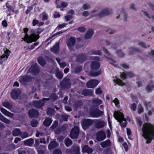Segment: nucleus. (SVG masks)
<instances>
[{
    "mask_svg": "<svg viewBox=\"0 0 154 154\" xmlns=\"http://www.w3.org/2000/svg\"><path fill=\"white\" fill-rule=\"evenodd\" d=\"M4 53L3 55L0 57L1 58V59H2L5 57H6L7 58H8L10 53L9 51L7 49H6L5 50H4Z\"/></svg>",
    "mask_w": 154,
    "mask_h": 154,
    "instance_id": "7c9ffc66",
    "label": "nucleus"
},
{
    "mask_svg": "<svg viewBox=\"0 0 154 154\" xmlns=\"http://www.w3.org/2000/svg\"><path fill=\"white\" fill-rule=\"evenodd\" d=\"M82 105V103L80 102H77L75 104V106L76 109H77L80 107Z\"/></svg>",
    "mask_w": 154,
    "mask_h": 154,
    "instance_id": "4d7b16f0",
    "label": "nucleus"
},
{
    "mask_svg": "<svg viewBox=\"0 0 154 154\" xmlns=\"http://www.w3.org/2000/svg\"><path fill=\"white\" fill-rule=\"evenodd\" d=\"M143 136L147 140L146 143H149L154 136V128L152 125L149 123H145L143 125L142 128Z\"/></svg>",
    "mask_w": 154,
    "mask_h": 154,
    "instance_id": "f257e3e1",
    "label": "nucleus"
},
{
    "mask_svg": "<svg viewBox=\"0 0 154 154\" xmlns=\"http://www.w3.org/2000/svg\"><path fill=\"white\" fill-rule=\"evenodd\" d=\"M20 135L21 137L23 139L26 138L29 136L28 133L26 131H25L22 133L21 132V134Z\"/></svg>",
    "mask_w": 154,
    "mask_h": 154,
    "instance_id": "c03bdc74",
    "label": "nucleus"
},
{
    "mask_svg": "<svg viewBox=\"0 0 154 154\" xmlns=\"http://www.w3.org/2000/svg\"><path fill=\"white\" fill-rule=\"evenodd\" d=\"M79 147L77 146H76V149L75 150V152L76 154H79Z\"/></svg>",
    "mask_w": 154,
    "mask_h": 154,
    "instance_id": "0e129e2a",
    "label": "nucleus"
},
{
    "mask_svg": "<svg viewBox=\"0 0 154 154\" xmlns=\"http://www.w3.org/2000/svg\"><path fill=\"white\" fill-rule=\"evenodd\" d=\"M99 82V81L97 80H90L87 82L86 86L88 88H93L95 87L98 84Z\"/></svg>",
    "mask_w": 154,
    "mask_h": 154,
    "instance_id": "f8f14e48",
    "label": "nucleus"
},
{
    "mask_svg": "<svg viewBox=\"0 0 154 154\" xmlns=\"http://www.w3.org/2000/svg\"><path fill=\"white\" fill-rule=\"evenodd\" d=\"M86 58V57L85 54H81L78 57L77 60L78 62L82 63L85 60Z\"/></svg>",
    "mask_w": 154,
    "mask_h": 154,
    "instance_id": "a878e982",
    "label": "nucleus"
},
{
    "mask_svg": "<svg viewBox=\"0 0 154 154\" xmlns=\"http://www.w3.org/2000/svg\"><path fill=\"white\" fill-rule=\"evenodd\" d=\"M106 137V134L105 132L103 130H101L97 133L96 139L97 141H101L103 140Z\"/></svg>",
    "mask_w": 154,
    "mask_h": 154,
    "instance_id": "9b49d317",
    "label": "nucleus"
},
{
    "mask_svg": "<svg viewBox=\"0 0 154 154\" xmlns=\"http://www.w3.org/2000/svg\"><path fill=\"white\" fill-rule=\"evenodd\" d=\"M0 110L3 114L6 116L12 118L14 116L13 113L8 111L3 108H0Z\"/></svg>",
    "mask_w": 154,
    "mask_h": 154,
    "instance_id": "6ab92c4d",
    "label": "nucleus"
},
{
    "mask_svg": "<svg viewBox=\"0 0 154 154\" xmlns=\"http://www.w3.org/2000/svg\"><path fill=\"white\" fill-rule=\"evenodd\" d=\"M136 121L140 126H141L142 124V122L140 119L139 118H136Z\"/></svg>",
    "mask_w": 154,
    "mask_h": 154,
    "instance_id": "bf43d9fd",
    "label": "nucleus"
},
{
    "mask_svg": "<svg viewBox=\"0 0 154 154\" xmlns=\"http://www.w3.org/2000/svg\"><path fill=\"white\" fill-rule=\"evenodd\" d=\"M82 94L85 96H92L93 95V92L91 90H83L82 92Z\"/></svg>",
    "mask_w": 154,
    "mask_h": 154,
    "instance_id": "393cba45",
    "label": "nucleus"
},
{
    "mask_svg": "<svg viewBox=\"0 0 154 154\" xmlns=\"http://www.w3.org/2000/svg\"><path fill=\"white\" fill-rule=\"evenodd\" d=\"M116 53L117 54L118 56L120 57H123L125 55L124 53L120 50H118Z\"/></svg>",
    "mask_w": 154,
    "mask_h": 154,
    "instance_id": "8fccbe9b",
    "label": "nucleus"
},
{
    "mask_svg": "<svg viewBox=\"0 0 154 154\" xmlns=\"http://www.w3.org/2000/svg\"><path fill=\"white\" fill-rule=\"evenodd\" d=\"M102 100L98 98H94L92 100V104L94 106H98L101 104Z\"/></svg>",
    "mask_w": 154,
    "mask_h": 154,
    "instance_id": "bb28decb",
    "label": "nucleus"
},
{
    "mask_svg": "<svg viewBox=\"0 0 154 154\" xmlns=\"http://www.w3.org/2000/svg\"><path fill=\"white\" fill-rule=\"evenodd\" d=\"M82 70V68L81 66H78L75 68V73H79L81 72Z\"/></svg>",
    "mask_w": 154,
    "mask_h": 154,
    "instance_id": "603ef678",
    "label": "nucleus"
},
{
    "mask_svg": "<svg viewBox=\"0 0 154 154\" xmlns=\"http://www.w3.org/2000/svg\"><path fill=\"white\" fill-rule=\"evenodd\" d=\"M28 72H31L32 74L35 75L39 72V70L38 66L36 65H34L31 66Z\"/></svg>",
    "mask_w": 154,
    "mask_h": 154,
    "instance_id": "dca6fc26",
    "label": "nucleus"
},
{
    "mask_svg": "<svg viewBox=\"0 0 154 154\" xmlns=\"http://www.w3.org/2000/svg\"><path fill=\"white\" fill-rule=\"evenodd\" d=\"M113 116L117 120L118 122H119V124L122 128H125L126 127L127 124L126 119L124 118V116L122 113L120 112H115Z\"/></svg>",
    "mask_w": 154,
    "mask_h": 154,
    "instance_id": "7ed1b4c3",
    "label": "nucleus"
},
{
    "mask_svg": "<svg viewBox=\"0 0 154 154\" xmlns=\"http://www.w3.org/2000/svg\"><path fill=\"white\" fill-rule=\"evenodd\" d=\"M120 75L121 78L124 79L126 78V76L129 78H131L134 76V74L132 72H128L126 74L125 73H121Z\"/></svg>",
    "mask_w": 154,
    "mask_h": 154,
    "instance_id": "b1692460",
    "label": "nucleus"
},
{
    "mask_svg": "<svg viewBox=\"0 0 154 154\" xmlns=\"http://www.w3.org/2000/svg\"><path fill=\"white\" fill-rule=\"evenodd\" d=\"M53 154H62V151L60 149H55L53 152Z\"/></svg>",
    "mask_w": 154,
    "mask_h": 154,
    "instance_id": "49530a36",
    "label": "nucleus"
},
{
    "mask_svg": "<svg viewBox=\"0 0 154 154\" xmlns=\"http://www.w3.org/2000/svg\"><path fill=\"white\" fill-rule=\"evenodd\" d=\"M105 42L106 43V46H108L109 45H111L112 47H113V45L112 44V43L109 41L106 40Z\"/></svg>",
    "mask_w": 154,
    "mask_h": 154,
    "instance_id": "69168bd1",
    "label": "nucleus"
},
{
    "mask_svg": "<svg viewBox=\"0 0 154 154\" xmlns=\"http://www.w3.org/2000/svg\"><path fill=\"white\" fill-rule=\"evenodd\" d=\"M112 102L115 104V105L116 106H117V105L119 103V101L117 98H116L114 100H113Z\"/></svg>",
    "mask_w": 154,
    "mask_h": 154,
    "instance_id": "680f3d73",
    "label": "nucleus"
},
{
    "mask_svg": "<svg viewBox=\"0 0 154 154\" xmlns=\"http://www.w3.org/2000/svg\"><path fill=\"white\" fill-rule=\"evenodd\" d=\"M116 82L119 85L121 86H122L125 85V83H123L122 81L120 79H117Z\"/></svg>",
    "mask_w": 154,
    "mask_h": 154,
    "instance_id": "864d4df0",
    "label": "nucleus"
},
{
    "mask_svg": "<svg viewBox=\"0 0 154 154\" xmlns=\"http://www.w3.org/2000/svg\"><path fill=\"white\" fill-rule=\"evenodd\" d=\"M153 82L152 81H150L149 83L146 87L145 90L147 92L150 93L154 88V85L153 84Z\"/></svg>",
    "mask_w": 154,
    "mask_h": 154,
    "instance_id": "2eb2a0df",
    "label": "nucleus"
},
{
    "mask_svg": "<svg viewBox=\"0 0 154 154\" xmlns=\"http://www.w3.org/2000/svg\"><path fill=\"white\" fill-rule=\"evenodd\" d=\"M20 94V91L19 89H13L11 91V96L14 99H16L18 98Z\"/></svg>",
    "mask_w": 154,
    "mask_h": 154,
    "instance_id": "4468645a",
    "label": "nucleus"
},
{
    "mask_svg": "<svg viewBox=\"0 0 154 154\" xmlns=\"http://www.w3.org/2000/svg\"><path fill=\"white\" fill-rule=\"evenodd\" d=\"M56 75L57 77L59 79H61L63 76V73L59 71L58 69H57L56 72Z\"/></svg>",
    "mask_w": 154,
    "mask_h": 154,
    "instance_id": "58836bf2",
    "label": "nucleus"
},
{
    "mask_svg": "<svg viewBox=\"0 0 154 154\" xmlns=\"http://www.w3.org/2000/svg\"><path fill=\"white\" fill-rule=\"evenodd\" d=\"M3 105L7 109H10L12 108V105L8 102L5 101L2 103Z\"/></svg>",
    "mask_w": 154,
    "mask_h": 154,
    "instance_id": "c9c22d12",
    "label": "nucleus"
},
{
    "mask_svg": "<svg viewBox=\"0 0 154 154\" xmlns=\"http://www.w3.org/2000/svg\"><path fill=\"white\" fill-rule=\"evenodd\" d=\"M58 146V144L55 141H53L50 143L48 146V148L52 149Z\"/></svg>",
    "mask_w": 154,
    "mask_h": 154,
    "instance_id": "2f4dec72",
    "label": "nucleus"
},
{
    "mask_svg": "<svg viewBox=\"0 0 154 154\" xmlns=\"http://www.w3.org/2000/svg\"><path fill=\"white\" fill-rule=\"evenodd\" d=\"M103 112L99 109L94 111H91L90 112L91 116L94 117H98L103 115Z\"/></svg>",
    "mask_w": 154,
    "mask_h": 154,
    "instance_id": "ddd939ff",
    "label": "nucleus"
},
{
    "mask_svg": "<svg viewBox=\"0 0 154 154\" xmlns=\"http://www.w3.org/2000/svg\"><path fill=\"white\" fill-rule=\"evenodd\" d=\"M34 142V140L32 138H30L26 140L23 142L24 145L26 146H32Z\"/></svg>",
    "mask_w": 154,
    "mask_h": 154,
    "instance_id": "412c9836",
    "label": "nucleus"
},
{
    "mask_svg": "<svg viewBox=\"0 0 154 154\" xmlns=\"http://www.w3.org/2000/svg\"><path fill=\"white\" fill-rule=\"evenodd\" d=\"M138 44L141 47L144 48H146L147 47H149L150 46L148 44H146V43L142 42H139Z\"/></svg>",
    "mask_w": 154,
    "mask_h": 154,
    "instance_id": "37998d69",
    "label": "nucleus"
},
{
    "mask_svg": "<svg viewBox=\"0 0 154 154\" xmlns=\"http://www.w3.org/2000/svg\"><path fill=\"white\" fill-rule=\"evenodd\" d=\"M95 126L97 128H100L104 127L106 124V122L104 121L99 119L94 120Z\"/></svg>",
    "mask_w": 154,
    "mask_h": 154,
    "instance_id": "1a4fd4ad",
    "label": "nucleus"
},
{
    "mask_svg": "<svg viewBox=\"0 0 154 154\" xmlns=\"http://www.w3.org/2000/svg\"><path fill=\"white\" fill-rule=\"evenodd\" d=\"M100 8V7H98L95 9H94L91 11V14H93L94 13L98 11Z\"/></svg>",
    "mask_w": 154,
    "mask_h": 154,
    "instance_id": "338daca9",
    "label": "nucleus"
},
{
    "mask_svg": "<svg viewBox=\"0 0 154 154\" xmlns=\"http://www.w3.org/2000/svg\"><path fill=\"white\" fill-rule=\"evenodd\" d=\"M89 54H94L100 55H101V52L99 50H92L89 52Z\"/></svg>",
    "mask_w": 154,
    "mask_h": 154,
    "instance_id": "e433bc0d",
    "label": "nucleus"
},
{
    "mask_svg": "<svg viewBox=\"0 0 154 154\" xmlns=\"http://www.w3.org/2000/svg\"><path fill=\"white\" fill-rule=\"evenodd\" d=\"M82 150L83 152L87 153L88 154L92 153L93 149L88 145H85L82 147Z\"/></svg>",
    "mask_w": 154,
    "mask_h": 154,
    "instance_id": "f3484780",
    "label": "nucleus"
},
{
    "mask_svg": "<svg viewBox=\"0 0 154 154\" xmlns=\"http://www.w3.org/2000/svg\"><path fill=\"white\" fill-rule=\"evenodd\" d=\"M93 34V31L91 29L88 30L86 32L85 35L86 39H89L91 37Z\"/></svg>",
    "mask_w": 154,
    "mask_h": 154,
    "instance_id": "c85d7f7f",
    "label": "nucleus"
},
{
    "mask_svg": "<svg viewBox=\"0 0 154 154\" xmlns=\"http://www.w3.org/2000/svg\"><path fill=\"white\" fill-rule=\"evenodd\" d=\"M112 13V11L110 8H105L96 14V16L99 18H101L108 16Z\"/></svg>",
    "mask_w": 154,
    "mask_h": 154,
    "instance_id": "39448f33",
    "label": "nucleus"
},
{
    "mask_svg": "<svg viewBox=\"0 0 154 154\" xmlns=\"http://www.w3.org/2000/svg\"><path fill=\"white\" fill-rule=\"evenodd\" d=\"M52 122V120L51 118H48L46 119L44 121L43 123L44 125L47 126H48L50 125Z\"/></svg>",
    "mask_w": 154,
    "mask_h": 154,
    "instance_id": "473e14b6",
    "label": "nucleus"
},
{
    "mask_svg": "<svg viewBox=\"0 0 154 154\" xmlns=\"http://www.w3.org/2000/svg\"><path fill=\"white\" fill-rule=\"evenodd\" d=\"M28 31V28H24L23 31L25 33H26L24 37V40L27 43H32V41L35 42L39 38L38 35H37L35 34H32L29 36L26 33Z\"/></svg>",
    "mask_w": 154,
    "mask_h": 154,
    "instance_id": "20e7f679",
    "label": "nucleus"
},
{
    "mask_svg": "<svg viewBox=\"0 0 154 154\" xmlns=\"http://www.w3.org/2000/svg\"><path fill=\"white\" fill-rule=\"evenodd\" d=\"M103 50L105 54H106V56L105 57L107 58V61L109 63L112 64L114 67H116L117 65L116 64V62L114 60L113 56L110 54L107 49L105 48H103Z\"/></svg>",
    "mask_w": 154,
    "mask_h": 154,
    "instance_id": "423d86ee",
    "label": "nucleus"
},
{
    "mask_svg": "<svg viewBox=\"0 0 154 154\" xmlns=\"http://www.w3.org/2000/svg\"><path fill=\"white\" fill-rule=\"evenodd\" d=\"M64 143L67 147H68L72 143V140L69 138H66L64 141Z\"/></svg>",
    "mask_w": 154,
    "mask_h": 154,
    "instance_id": "4c0bfd02",
    "label": "nucleus"
},
{
    "mask_svg": "<svg viewBox=\"0 0 154 154\" xmlns=\"http://www.w3.org/2000/svg\"><path fill=\"white\" fill-rule=\"evenodd\" d=\"M50 99L49 98H44L42 100L34 101L33 102V105L37 108H39L44 105L45 101L49 100Z\"/></svg>",
    "mask_w": 154,
    "mask_h": 154,
    "instance_id": "6e6552de",
    "label": "nucleus"
},
{
    "mask_svg": "<svg viewBox=\"0 0 154 154\" xmlns=\"http://www.w3.org/2000/svg\"><path fill=\"white\" fill-rule=\"evenodd\" d=\"M100 144L102 147L105 148L110 146L111 145V143L110 140H107L105 141L100 143Z\"/></svg>",
    "mask_w": 154,
    "mask_h": 154,
    "instance_id": "5701e85b",
    "label": "nucleus"
},
{
    "mask_svg": "<svg viewBox=\"0 0 154 154\" xmlns=\"http://www.w3.org/2000/svg\"><path fill=\"white\" fill-rule=\"evenodd\" d=\"M144 103L146 109L147 110H149V108L151 109L152 107L150 102L145 101Z\"/></svg>",
    "mask_w": 154,
    "mask_h": 154,
    "instance_id": "a19ab883",
    "label": "nucleus"
},
{
    "mask_svg": "<svg viewBox=\"0 0 154 154\" xmlns=\"http://www.w3.org/2000/svg\"><path fill=\"white\" fill-rule=\"evenodd\" d=\"M38 61L39 64L41 66H44L45 64V61L42 57H38Z\"/></svg>",
    "mask_w": 154,
    "mask_h": 154,
    "instance_id": "ea45409f",
    "label": "nucleus"
},
{
    "mask_svg": "<svg viewBox=\"0 0 154 154\" xmlns=\"http://www.w3.org/2000/svg\"><path fill=\"white\" fill-rule=\"evenodd\" d=\"M54 113V110L51 108L48 109L47 114L49 115H51Z\"/></svg>",
    "mask_w": 154,
    "mask_h": 154,
    "instance_id": "a18cd8bd",
    "label": "nucleus"
},
{
    "mask_svg": "<svg viewBox=\"0 0 154 154\" xmlns=\"http://www.w3.org/2000/svg\"><path fill=\"white\" fill-rule=\"evenodd\" d=\"M50 99L53 100H56L57 98V97L54 94H51L50 97Z\"/></svg>",
    "mask_w": 154,
    "mask_h": 154,
    "instance_id": "13d9d810",
    "label": "nucleus"
},
{
    "mask_svg": "<svg viewBox=\"0 0 154 154\" xmlns=\"http://www.w3.org/2000/svg\"><path fill=\"white\" fill-rule=\"evenodd\" d=\"M91 4L89 3H86L84 4L82 7V8L84 10H86L90 8H91Z\"/></svg>",
    "mask_w": 154,
    "mask_h": 154,
    "instance_id": "79ce46f5",
    "label": "nucleus"
},
{
    "mask_svg": "<svg viewBox=\"0 0 154 154\" xmlns=\"http://www.w3.org/2000/svg\"><path fill=\"white\" fill-rule=\"evenodd\" d=\"M21 134V132L19 129H15L13 131L12 134L14 136H17L20 135Z\"/></svg>",
    "mask_w": 154,
    "mask_h": 154,
    "instance_id": "72a5a7b5",
    "label": "nucleus"
},
{
    "mask_svg": "<svg viewBox=\"0 0 154 154\" xmlns=\"http://www.w3.org/2000/svg\"><path fill=\"white\" fill-rule=\"evenodd\" d=\"M42 149H45L46 147L45 146L42 145H40L38 147V152L39 154H44V150Z\"/></svg>",
    "mask_w": 154,
    "mask_h": 154,
    "instance_id": "f704fd0d",
    "label": "nucleus"
},
{
    "mask_svg": "<svg viewBox=\"0 0 154 154\" xmlns=\"http://www.w3.org/2000/svg\"><path fill=\"white\" fill-rule=\"evenodd\" d=\"M130 107L131 109L133 111H134L136 109V105L135 103H133L131 104L130 106Z\"/></svg>",
    "mask_w": 154,
    "mask_h": 154,
    "instance_id": "6e6d98bb",
    "label": "nucleus"
},
{
    "mask_svg": "<svg viewBox=\"0 0 154 154\" xmlns=\"http://www.w3.org/2000/svg\"><path fill=\"white\" fill-rule=\"evenodd\" d=\"M77 30L81 32H84L86 31V29L83 26L80 27L78 28Z\"/></svg>",
    "mask_w": 154,
    "mask_h": 154,
    "instance_id": "5fc2aeb1",
    "label": "nucleus"
},
{
    "mask_svg": "<svg viewBox=\"0 0 154 154\" xmlns=\"http://www.w3.org/2000/svg\"><path fill=\"white\" fill-rule=\"evenodd\" d=\"M18 154H26V152L25 150H23L20 149H19L18 150Z\"/></svg>",
    "mask_w": 154,
    "mask_h": 154,
    "instance_id": "774afa93",
    "label": "nucleus"
},
{
    "mask_svg": "<svg viewBox=\"0 0 154 154\" xmlns=\"http://www.w3.org/2000/svg\"><path fill=\"white\" fill-rule=\"evenodd\" d=\"M6 124H9L10 123V121L5 118L4 116L3 117L2 120H1Z\"/></svg>",
    "mask_w": 154,
    "mask_h": 154,
    "instance_id": "3c124183",
    "label": "nucleus"
},
{
    "mask_svg": "<svg viewBox=\"0 0 154 154\" xmlns=\"http://www.w3.org/2000/svg\"><path fill=\"white\" fill-rule=\"evenodd\" d=\"M6 5L7 8H8V10L10 12L11 11L13 12H14V10L13 8L11 7V6L9 5L8 2L6 3Z\"/></svg>",
    "mask_w": 154,
    "mask_h": 154,
    "instance_id": "09e8293b",
    "label": "nucleus"
},
{
    "mask_svg": "<svg viewBox=\"0 0 154 154\" xmlns=\"http://www.w3.org/2000/svg\"><path fill=\"white\" fill-rule=\"evenodd\" d=\"M140 49L136 47H131L128 49V52L129 54H133L134 52H139Z\"/></svg>",
    "mask_w": 154,
    "mask_h": 154,
    "instance_id": "4be33fe9",
    "label": "nucleus"
},
{
    "mask_svg": "<svg viewBox=\"0 0 154 154\" xmlns=\"http://www.w3.org/2000/svg\"><path fill=\"white\" fill-rule=\"evenodd\" d=\"M90 66L91 69V70L90 72V74L91 76H97L101 74L100 70H98L95 72L94 71L99 69L100 67V64L97 61H92L91 63Z\"/></svg>",
    "mask_w": 154,
    "mask_h": 154,
    "instance_id": "f03ea898",
    "label": "nucleus"
},
{
    "mask_svg": "<svg viewBox=\"0 0 154 154\" xmlns=\"http://www.w3.org/2000/svg\"><path fill=\"white\" fill-rule=\"evenodd\" d=\"M130 8L131 9L134 10L136 11L137 10V9L135 7V5L134 3H132L130 4Z\"/></svg>",
    "mask_w": 154,
    "mask_h": 154,
    "instance_id": "052dcab7",
    "label": "nucleus"
},
{
    "mask_svg": "<svg viewBox=\"0 0 154 154\" xmlns=\"http://www.w3.org/2000/svg\"><path fill=\"white\" fill-rule=\"evenodd\" d=\"M94 123V120L86 119L83 120L82 123V126L84 130H86L91 125Z\"/></svg>",
    "mask_w": 154,
    "mask_h": 154,
    "instance_id": "0eeeda50",
    "label": "nucleus"
},
{
    "mask_svg": "<svg viewBox=\"0 0 154 154\" xmlns=\"http://www.w3.org/2000/svg\"><path fill=\"white\" fill-rule=\"evenodd\" d=\"M37 121L35 120H32L31 122V125L33 127H35L38 124Z\"/></svg>",
    "mask_w": 154,
    "mask_h": 154,
    "instance_id": "de8ad7c7",
    "label": "nucleus"
},
{
    "mask_svg": "<svg viewBox=\"0 0 154 154\" xmlns=\"http://www.w3.org/2000/svg\"><path fill=\"white\" fill-rule=\"evenodd\" d=\"M51 51L54 53L56 54L59 51V44L57 43L55 45L53 46L51 49Z\"/></svg>",
    "mask_w": 154,
    "mask_h": 154,
    "instance_id": "c756f323",
    "label": "nucleus"
},
{
    "mask_svg": "<svg viewBox=\"0 0 154 154\" xmlns=\"http://www.w3.org/2000/svg\"><path fill=\"white\" fill-rule=\"evenodd\" d=\"M75 42V40L74 38L71 37L67 42V45L70 50H72V48L74 45Z\"/></svg>",
    "mask_w": 154,
    "mask_h": 154,
    "instance_id": "a211bd4d",
    "label": "nucleus"
},
{
    "mask_svg": "<svg viewBox=\"0 0 154 154\" xmlns=\"http://www.w3.org/2000/svg\"><path fill=\"white\" fill-rule=\"evenodd\" d=\"M31 79V77L27 75L21 76L20 78V81L21 82H28Z\"/></svg>",
    "mask_w": 154,
    "mask_h": 154,
    "instance_id": "cd10ccee",
    "label": "nucleus"
},
{
    "mask_svg": "<svg viewBox=\"0 0 154 154\" xmlns=\"http://www.w3.org/2000/svg\"><path fill=\"white\" fill-rule=\"evenodd\" d=\"M79 128L77 126H75L72 130L70 135L71 138H74L77 137L79 133Z\"/></svg>",
    "mask_w": 154,
    "mask_h": 154,
    "instance_id": "9d476101",
    "label": "nucleus"
},
{
    "mask_svg": "<svg viewBox=\"0 0 154 154\" xmlns=\"http://www.w3.org/2000/svg\"><path fill=\"white\" fill-rule=\"evenodd\" d=\"M38 111L35 109L30 110L29 112V115L30 117H35L38 115Z\"/></svg>",
    "mask_w": 154,
    "mask_h": 154,
    "instance_id": "aec40b11",
    "label": "nucleus"
},
{
    "mask_svg": "<svg viewBox=\"0 0 154 154\" xmlns=\"http://www.w3.org/2000/svg\"><path fill=\"white\" fill-rule=\"evenodd\" d=\"M102 92V91L100 88H98L96 90V94H100Z\"/></svg>",
    "mask_w": 154,
    "mask_h": 154,
    "instance_id": "e2e57ef3",
    "label": "nucleus"
}]
</instances>
